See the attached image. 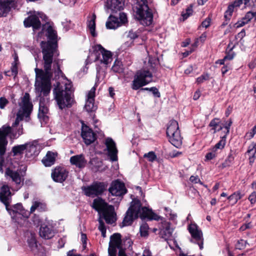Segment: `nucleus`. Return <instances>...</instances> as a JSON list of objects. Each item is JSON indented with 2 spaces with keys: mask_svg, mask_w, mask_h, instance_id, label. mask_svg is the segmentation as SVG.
Returning a JSON list of instances; mask_svg holds the SVG:
<instances>
[{
  "mask_svg": "<svg viewBox=\"0 0 256 256\" xmlns=\"http://www.w3.org/2000/svg\"><path fill=\"white\" fill-rule=\"evenodd\" d=\"M42 30H46L49 40L40 43L42 54L44 70L36 68V89L44 96L48 94L51 89L50 79L52 74L59 76L62 74L60 67V60L58 58L57 34L52 27L48 23L43 25Z\"/></svg>",
  "mask_w": 256,
  "mask_h": 256,
  "instance_id": "nucleus-1",
  "label": "nucleus"
},
{
  "mask_svg": "<svg viewBox=\"0 0 256 256\" xmlns=\"http://www.w3.org/2000/svg\"><path fill=\"white\" fill-rule=\"evenodd\" d=\"M139 217L142 220L146 218L157 221L161 219V217L153 212L152 209L142 206L139 200L133 198L120 226L121 227L131 226Z\"/></svg>",
  "mask_w": 256,
  "mask_h": 256,
  "instance_id": "nucleus-2",
  "label": "nucleus"
},
{
  "mask_svg": "<svg viewBox=\"0 0 256 256\" xmlns=\"http://www.w3.org/2000/svg\"><path fill=\"white\" fill-rule=\"evenodd\" d=\"M72 84L67 82L64 86L58 84L54 90V98L59 108L61 110L65 108H70L74 102Z\"/></svg>",
  "mask_w": 256,
  "mask_h": 256,
  "instance_id": "nucleus-3",
  "label": "nucleus"
},
{
  "mask_svg": "<svg viewBox=\"0 0 256 256\" xmlns=\"http://www.w3.org/2000/svg\"><path fill=\"white\" fill-rule=\"evenodd\" d=\"M23 134L22 126L18 127L10 126L4 125L0 128V151L2 152V156L4 157L8 144L6 136L12 140L16 139Z\"/></svg>",
  "mask_w": 256,
  "mask_h": 256,
  "instance_id": "nucleus-4",
  "label": "nucleus"
},
{
  "mask_svg": "<svg viewBox=\"0 0 256 256\" xmlns=\"http://www.w3.org/2000/svg\"><path fill=\"white\" fill-rule=\"evenodd\" d=\"M92 206L100 215H102L107 224H112L116 222V214L114 206L108 205L102 198H98L94 199Z\"/></svg>",
  "mask_w": 256,
  "mask_h": 256,
  "instance_id": "nucleus-5",
  "label": "nucleus"
},
{
  "mask_svg": "<svg viewBox=\"0 0 256 256\" xmlns=\"http://www.w3.org/2000/svg\"><path fill=\"white\" fill-rule=\"evenodd\" d=\"M136 17L144 26H150L153 21V15L148 6L146 0H138L135 6Z\"/></svg>",
  "mask_w": 256,
  "mask_h": 256,
  "instance_id": "nucleus-6",
  "label": "nucleus"
},
{
  "mask_svg": "<svg viewBox=\"0 0 256 256\" xmlns=\"http://www.w3.org/2000/svg\"><path fill=\"white\" fill-rule=\"evenodd\" d=\"M30 100L29 94L26 92L20 104V108L17 113L15 122L11 126H14V128L20 126H18L20 121L22 120L24 117H29L32 110V104Z\"/></svg>",
  "mask_w": 256,
  "mask_h": 256,
  "instance_id": "nucleus-7",
  "label": "nucleus"
},
{
  "mask_svg": "<svg viewBox=\"0 0 256 256\" xmlns=\"http://www.w3.org/2000/svg\"><path fill=\"white\" fill-rule=\"evenodd\" d=\"M30 100L29 94L26 92L20 104V108L17 113L15 122L11 126H14V128L20 126H18L20 121L22 120L24 117H29L32 110V104Z\"/></svg>",
  "mask_w": 256,
  "mask_h": 256,
  "instance_id": "nucleus-8",
  "label": "nucleus"
},
{
  "mask_svg": "<svg viewBox=\"0 0 256 256\" xmlns=\"http://www.w3.org/2000/svg\"><path fill=\"white\" fill-rule=\"evenodd\" d=\"M166 134L169 142L176 148L182 144V138L181 136L178 122L174 120H170L166 128Z\"/></svg>",
  "mask_w": 256,
  "mask_h": 256,
  "instance_id": "nucleus-9",
  "label": "nucleus"
},
{
  "mask_svg": "<svg viewBox=\"0 0 256 256\" xmlns=\"http://www.w3.org/2000/svg\"><path fill=\"white\" fill-rule=\"evenodd\" d=\"M152 80V74L148 70H141L138 71L134 76L132 84V88L137 90L140 88L146 85Z\"/></svg>",
  "mask_w": 256,
  "mask_h": 256,
  "instance_id": "nucleus-10",
  "label": "nucleus"
},
{
  "mask_svg": "<svg viewBox=\"0 0 256 256\" xmlns=\"http://www.w3.org/2000/svg\"><path fill=\"white\" fill-rule=\"evenodd\" d=\"M40 18L46 22L48 20L44 14L38 12L36 14H32L26 18L24 22V26L26 28L32 27L34 31L39 30L41 27Z\"/></svg>",
  "mask_w": 256,
  "mask_h": 256,
  "instance_id": "nucleus-11",
  "label": "nucleus"
},
{
  "mask_svg": "<svg viewBox=\"0 0 256 256\" xmlns=\"http://www.w3.org/2000/svg\"><path fill=\"white\" fill-rule=\"evenodd\" d=\"M6 210L16 222H18V218L21 216L28 218L30 215V212L26 210L20 203L9 206Z\"/></svg>",
  "mask_w": 256,
  "mask_h": 256,
  "instance_id": "nucleus-12",
  "label": "nucleus"
},
{
  "mask_svg": "<svg viewBox=\"0 0 256 256\" xmlns=\"http://www.w3.org/2000/svg\"><path fill=\"white\" fill-rule=\"evenodd\" d=\"M188 230L191 234V242H196L199 246L200 248H203V238L202 233L198 226L196 224H191L188 226Z\"/></svg>",
  "mask_w": 256,
  "mask_h": 256,
  "instance_id": "nucleus-13",
  "label": "nucleus"
},
{
  "mask_svg": "<svg viewBox=\"0 0 256 256\" xmlns=\"http://www.w3.org/2000/svg\"><path fill=\"white\" fill-rule=\"evenodd\" d=\"M96 60H99L102 64L106 65L110 63L112 60V54L110 51L104 49L100 44L95 46Z\"/></svg>",
  "mask_w": 256,
  "mask_h": 256,
  "instance_id": "nucleus-14",
  "label": "nucleus"
},
{
  "mask_svg": "<svg viewBox=\"0 0 256 256\" xmlns=\"http://www.w3.org/2000/svg\"><path fill=\"white\" fill-rule=\"evenodd\" d=\"M108 183L106 182H94L92 184L87 186H82L84 192H104L107 188Z\"/></svg>",
  "mask_w": 256,
  "mask_h": 256,
  "instance_id": "nucleus-15",
  "label": "nucleus"
},
{
  "mask_svg": "<svg viewBox=\"0 0 256 256\" xmlns=\"http://www.w3.org/2000/svg\"><path fill=\"white\" fill-rule=\"evenodd\" d=\"M68 171L64 167H56L52 172V177L54 181L62 182L68 178Z\"/></svg>",
  "mask_w": 256,
  "mask_h": 256,
  "instance_id": "nucleus-16",
  "label": "nucleus"
},
{
  "mask_svg": "<svg viewBox=\"0 0 256 256\" xmlns=\"http://www.w3.org/2000/svg\"><path fill=\"white\" fill-rule=\"evenodd\" d=\"M81 136L86 145L91 144L96 139V134L92 130L84 124L82 125Z\"/></svg>",
  "mask_w": 256,
  "mask_h": 256,
  "instance_id": "nucleus-17",
  "label": "nucleus"
},
{
  "mask_svg": "<svg viewBox=\"0 0 256 256\" xmlns=\"http://www.w3.org/2000/svg\"><path fill=\"white\" fill-rule=\"evenodd\" d=\"M16 6L15 0H0V17L6 16L12 8Z\"/></svg>",
  "mask_w": 256,
  "mask_h": 256,
  "instance_id": "nucleus-18",
  "label": "nucleus"
},
{
  "mask_svg": "<svg viewBox=\"0 0 256 256\" xmlns=\"http://www.w3.org/2000/svg\"><path fill=\"white\" fill-rule=\"evenodd\" d=\"M96 90V87L93 86L87 94L84 108L88 112L94 111L96 109V106L94 105Z\"/></svg>",
  "mask_w": 256,
  "mask_h": 256,
  "instance_id": "nucleus-19",
  "label": "nucleus"
},
{
  "mask_svg": "<svg viewBox=\"0 0 256 256\" xmlns=\"http://www.w3.org/2000/svg\"><path fill=\"white\" fill-rule=\"evenodd\" d=\"M105 144L108 151V156L112 162L118 160V150L116 144L112 138H108L106 140Z\"/></svg>",
  "mask_w": 256,
  "mask_h": 256,
  "instance_id": "nucleus-20",
  "label": "nucleus"
},
{
  "mask_svg": "<svg viewBox=\"0 0 256 256\" xmlns=\"http://www.w3.org/2000/svg\"><path fill=\"white\" fill-rule=\"evenodd\" d=\"M48 113L49 110L48 106L45 104L44 102L40 100L38 112V118L40 121L46 123L48 120Z\"/></svg>",
  "mask_w": 256,
  "mask_h": 256,
  "instance_id": "nucleus-21",
  "label": "nucleus"
},
{
  "mask_svg": "<svg viewBox=\"0 0 256 256\" xmlns=\"http://www.w3.org/2000/svg\"><path fill=\"white\" fill-rule=\"evenodd\" d=\"M70 162L72 165L75 166L79 168H84L87 162L83 154H78L70 157Z\"/></svg>",
  "mask_w": 256,
  "mask_h": 256,
  "instance_id": "nucleus-22",
  "label": "nucleus"
},
{
  "mask_svg": "<svg viewBox=\"0 0 256 256\" xmlns=\"http://www.w3.org/2000/svg\"><path fill=\"white\" fill-rule=\"evenodd\" d=\"M124 6V0H108L106 4L108 8L115 12L122 9Z\"/></svg>",
  "mask_w": 256,
  "mask_h": 256,
  "instance_id": "nucleus-23",
  "label": "nucleus"
},
{
  "mask_svg": "<svg viewBox=\"0 0 256 256\" xmlns=\"http://www.w3.org/2000/svg\"><path fill=\"white\" fill-rule=\"evenodd\" d=\"M96 15L92 14V15H89L87 18L86 26L90 34L93 37L97 36L96 32Z\"/></svg>",
  "mask_w": 256,
  "mask_h": 256,
  "instance_id": "nucleus-24",
  "label": "nucleus"
},
{
  "mask_svg": "<svg viewBox=\"0 0 256 256\" xmlns=\"http://www.w3.org/2000/svg\"><path fill=\"white\" fill-rule=\"evenodd\" d=\"M39 234L40 237L48 240L54 236V233L52 226L44 224L40 226Z\"/></svg>",
  "mask_w": 256,
  "mask_h": 256,
  "instance_id": "nucleus-25",
  "label": "nucleus"
},
{
  "mask_svg": "<svg viewBox=\"0 0 256 256\" xmlns=\"http://www.w3.org/2000/svg\"><path fill=\"white\" fill-rule=\"evenodd\" d=\"M126 192L124 184L120 180L113 181L110 186L108 188V192Z\"/></svg>",
  "mask_w": 256,
  "mask_h": 256,
  "instance_id": "nucleus-26",
  "label": "nucleus"
},
{
  "mask_svg": "<svg viewBox=\"0 0 256 256\" xmlns=\"http://www.w3.org/2000/svg\"><path fill=\"white\" fill-rule=\"evenodd\" d=\"M26 155L28 156L37 155L38 154V144L36 142H32L26 143Z\"/></svg>",
  "mask_w": 256,
  "mask_h": 256,
  "instance_id": "nucleus-27",
  "label": "nucleus"
},
{
  "mask_svg": "<svg viewBox=\"0 0 256 256\" xmlns=\"http://www.w3.org/2000/svg\"><path fill=\"white\" fill-rule=\"evenodd\" d=\"M122 240L121 239V235L118 233H115L111 236L110 238V242L109 243V246L116 248H120Z\"/></svg>",
  "mask_w": 256,
  "mask_h": 256,
  "instance_id": "nucleus-28",
  "label": "nucleus"
},
{
  "mask_svg": "<svg viewBox=\"0 0 256 256\" xmlns=\"http://www.w3.org/2000/svg\"><path fill=\"white\" fill-rule=\"evenodd\" d=\"M56 156V154L49 151L42 159V162L46 166H50L54 164Z\"/></svg>",
  "mask_w": 256,
  "mask_h": 256,
  "instance_id": "nucleus-29",
  "label": "nucleus"
},
{
  "mask_svg": "<svg viewBox=\"0 0 256 256\" xmlns=\"http://www.w3.org/2000/svg\"><path fill=\"white\" fill-rule=\"evenodd\" d=\"M106 25L108 29H116L120 26L118 18L112 16H109Z\"/></svg>",
  "mask_w": 256,
  "mask_h": 256,
  "instance_id": "nucleus-30",
  "label": "nucleus"
},
{
  "mask_svg": "<svg viewBox=\"0 0 256 256\" xmlns=\"http://www.w3.org/2000/svg\"><path fill=\"white\" fill-rule=\"evenodd\" d=\"M238 3V2H234L228 6L224 14V18L226 19V21L230 20L235 8L239 7Z\"/></svg>",
  "mask_w": 256,
  "mask_h": 256,
  "instance_id": "nucleus-31",
  "label": "nucleus"
},
{
  "mask_svg": "<svg viewBox=\"0 0 256 256\" xmlns=\"http://www.w3.org/2000/svg\"><path fill=\"white\" fill-rule=\"evenodd\" d=\"M173 232V229L170 227L169 222L164 224V228L160 230V234L163 238L168 239L171 236Z\"/></svg>",
  "mask_w": 256,
  "mask_h": 256,
  "instance_id": "nucleus-32",
  "label": "nucleus"
},
{
  "mask_svg": "<svg viewBox=\"0 0 256 256\" xmlns=\"http://www.w3.org/2000/svg\"><path fill=\"white\" fill-rule=\"evenodd\" d=\"M14 193H0V201L3 203L6 209L12 202V196Z\"/></svg>",
  "mask_w": 256,
  "mask_h": 256,
  "instance_id": "nucleus-33",
  "label": "nucleus"
},
{
  "mask_svg": "<svg viewBox=\"0 0 256 256\" xmlns=\"http://www.w3.org/2000/svg\"><path fill=\"white\" fill-rule=\"evenodd\" d=\"M6 174L7 176L12 178V180L16 184H20L21 182V178L18 172L13 171L10 168H7Z\"/></svg>",
  "mask_w": 256,
  "mask_h": 256,
  "instance_id": "nucleus-34",
  "label": "nucleus"
},
{
  "mask_svg": "<svg viewBox=\"0 0 256 256\" xmlns=\"http://www.w3.org/2000/svg\"><path fill=\"white\" fill-rule=\"evenodd\" d=\"M26 144L16 145L12 148V153L13 156H18L22 154L26 149Z\"/></svg>",
  "mask_w": 256,
  "mask_h": 256,
  "instance_id": "nucleus-35",
  "label": "nucleus"
},
{
  "mask_svg": "<svg viewBox=\"0 0 256 256\" xmlns=\"http://www.w3.org/2000/svg\"><path fill=\"white\" fill-rule=\"evenodd\" d=\"M46 208V204L44 203L38 201H35L33 202V204L30 208V213L33 212L36 210H38L39 211H44Z\"/></svg>",
  "mask_w": 256,
  "mask_h": 256,
  "instance_id": "nucleus-36",
  "label": "nucleus"
},
{
  "mask_svg": "<svg viewBox=\"0 0 256 256\" xmlns=\"http://www.w3.org/2000/svg\"><path fill=\"white\" fill-rule=\"evenodd\" d=\"M240 193H232L231 195L228 196L226 193H222L220 196L227 197L229 202L232 204H235L238 199L240 198L241 196L240 195Z\"/></svg>",
  "mask_w": 256,
  "mask_h": 256,
  "instance_id": "nucleus-37",
  "label": "nucleus"
},
{
  "mask_svg": "<svg viewBox=\"0 0 256 256\" xmlns=\"http://www.w3.org/2000/svg\"><path fill=\"white\" fill-rule=\"evenodd\" d=\"M28 246L31 250H34L37 248L36 240L34 234L30 233V236L28 237L27 240Z\"/></svg>",
  "mask_w": 256,
  "mask_h": 256,
  "instance_id": "nucleus-38",
  "label": "nucleus"
},
{
  "mask_svg": "<svg viewBox=\"0 0 256 256\" xmlns=\"http://www.w3.org/2000/svg\"><path fill=\"white\" fill-rule=\"evenodd\" d=\"M91 168L94 172L98 171L102 166V162L97 158H94L90 161Z\"/></svg>",
  "mask_w": 256,
  "mask_h": 256,
  "instance_id": "nucleus-39",
  "label": "nucleus"
},
{
  "mask_svg": "<svg viewBox=\"0 0 256 256\" xmlns=\"http://www.w3.org/2000/svg\"><path fill=\"white\" fill-rule=\"evenodd\" d=\"M220 152L213 147L209 150V152L205 156L206 160H210L215 158Z\"/></svg>",
  "mask_w": 256,
  "mask_h": 256,
  "instance_id": "nucleus-40",
  "label": "nucleus"
},
{
  "mask_svg": "<svg viewBox=\"0 0 256 256\" xmlns=\"http://www.w3.org/2000/svg\"><path fill=\"white\" fill-rule=\"evenodd\" d=\"M226 135L222 136L220 140L216 144L213 148L220 152V151L224 148L226 145Z\"/></svg>",
  "mask_w": 256,
  "mask_h": 256,
  "instance_id": "nucleus-41",
  "label": "nucleus"
},
{
  "mask_svg": "<svg viewBox=\"0 0 256 256\" xmlns=\"http://www.w3.org/2000/svg\"><path fill=\"white\" fill-rule=\"evenodd\" d=\"M132 242L130 238L126 237L122 240L121 246L122 249H132Z\"/></svg>",
  "mask_w": 256,
  "mask_h": 256,
  "instance_id": "nucleus-42",
  "label": "nucleus"
},
{
  "mask_svg": "<svg viewBox=\"0 0 256 256\" xmlns=\"http://www.w3.org/2000/svg\"><path fill=\"white\" fill-rule=\"evenodd\" d=\"M112 69L115 72H122L123 70V67L122 62L118 60H116L114 62Z\"/></svg>",
  "mask_w": 256,
  "mask_h": 256,
  "instance_id": "nucleus-43",
  "label": "nucleus"
},
{
  "mask_svg": "<svg viewBox=\"0 0 256 256\" xmlns=\"http://www.w3.org/2000/svg\"><path fill=\"white\" fill-rule=\"evenodd\" d=\"M192 6L190 4L186 9L184 11H183L182 13V16L183 18V20L187 19L190 16L192 15Z\"/></svg>",
  "mask_w": 256,
  "mask_h": 256,
  "instance_id": "nucleus-44",
  "label": "nucleus"
},
{
  "mask_svg": "<svg viewBox=\"0 0 256 256\" xmlns=\"http://www.w3.org/2000/svg\"><path fill=\"white\" fill-rule=\"evenodd\" d=\"M141 90H148L151 92L154 97L159 98L160 97V94L156 87L142 88Z\"/></svg>",
  "mask_w": 256,
  "mask_h": 256,
  "instance_id": "nucleus-45",
  "label": "nucleus"
},
{
  "mask_svg": "<svg viewBox=\"0 0 256 256\" xmlns=\"http://www.w3.org/2000/svg\"><path fill=\"white\" fill-rule=\"evenodd\" d=\"M220 123V119L215 118L212 120L209 126L211 127L212 130H214V133L216 132V130L217 128L219 126V124Z\"/></svg>",
  "mask_w": 256,
  "mask_h": 256,
  "instance_id": "nucleus-46",
  "label": "nucleus"
},
{
  "mask_svg": "<svg viewBox=\"0 0 256 256\" xmlns=\"http://www.w3.org/2000/svg\"><path fill=\"white\" fill-rule=\"evenodd\" d=\"M148 226L146 224H142L140 228V236H146L148 235Z\"/></svg>",
  "mask_w": 256,
  "mask_h": 256,
  "instance_id": "nucleus-47",
  "label": "nucleus"
},
{
  "mask_svg": "<svg viewBox=\"0 0 256 256\" xmlns=\"http://www.w3.org/2000/svg\"><path fill=\"white\" fill-rule=\"evenodd\" d=\"M234 158L232 154H230L226 158L224 162L222 164L223 168L230 166L232 163Z\"/></svg>",
  "mask_w": 256,
  "mask_h": 256,
  "instance_id": "nucleus-48",
  "label": "nucleus"
},
{
  "mask_svg": "<svg viewBox=\"0 0 256 256\" xmlns=\"http://www.w3.org/2000/svg\"><path fill=\"white\" fill-rule=\"evenodd\" d=\"M144 158H146L149 162H154L156 158V155L154 152L152 151L145 154L144 155Z\"/></svg>",
  "mask_w": 256,
  "mask_h": 256,
  "instance_id": "nucleus-49",
  "label": "nucleus"
},
{
  "mask_svg": "<svg viewBox=\"0 0 256 256\" xmlns=\"http://www.w3.org/2000/svg\"><path fill=\"white\" fill-rule=\"evenodd\" d=\"M164 210L166 217L169 218L171 220H174L176 218V214L172 213V210L170 208L165 207Z\"/></svg>",
  "mask_w": 256,
  "mask_h": 256,
  "instance_id": "nucleus-50",
  "label": "nucleus"
},
{
  "mask_svg": "<svg viewBox=\"0 0 256 256\" xmlns=\"http://www.w3.org/2000/svg\"><path fill=\"white\" fill-rule=\"evenodd\" d=\"M140 34V32L139 30L134 32L133 30H130L128 33V37L131 40H135L139 36Z\"/></svg>",
  "mask_w": 256,
  "mask_h": 256,
  "instance_id": "nucleus-51",
  "label": "nucleus"
},
{
  "mask_svg": "<svg viewBox=\"0 0 256 256\" xmlns=\"http://www.w3.org/2000/svg\"><path fill=\"white\" fill-rule=\"evenodd\" d=\"M246 243V242L244 240H240L238 241L236 245V248L238 250L244 249L245 248Z\"/></svg>",
  "mask_w": 256,
  "mask_h": 256,
  "instance_id": "nucleus-52",
  "label": "nucleus"
},
{
  "mask_svg": "<svg viewBox=\"0 0 256 256\" xmlns=\"http://www.w3.org/2000/svg\"><path fill=\"white\" fill-rule=\"evenodd\" d=\"M118 18L120 22V26L128 22L127 16L126 14L124 12H120V16Z\"/></svg>",
  "mask_w": 256,
  "mask_h": 256,
  "instance_id": "nucleus-53",
  "label": "nucleus"
},
{
  "mask_svg": "<svg viewBox=\"0 0 256 256\" xmlns=\"http://www.w3.org/2000/svg\"><path fill=\"white\" fill-rule=\"evenodd\" d=\"M8 104V100L4 97L0 98V108L4 109Z\"/></svg>",
  "mask_w": 256,
  "mask_h": 256,
  "instance_id": "nucleus-54",
  "label": "nucleus"
},
{
  "mask_svg": "<svg viewBox=\"0 0 256 256\" xmlns=\"http://www.w3.org/2000/svg\"><path fill=\"white\" fill-rule=\"evenodd\" d=\"M0 192H10V188L6 184H0Z\"/></svg>",
  "mask_w": 256,
  "mask_h": 256,
  "instance_id": "nucleus-55",
  "label": "nucleus"
},
{
  "mask_svg": "<svg viewBox=\"0 0 256 256\" xmlns=\"http://www.w3.org/2000/svg\"><path fill=\"white\" fill-rule=\"evenodd\" d=\"M98 221L99 223L98 230L100 232L106 230L104 223L101 218H99Z\"/></svg>",
  "mask_w": 256,
  "mask_h": 256,
  "instance_id": "nucleus-56",
  "label": "nucleus"
},
{
  "mask_svg": "<svg viewBox=\"0 0 256 256\" xmlns=\"http://www.w3.org/2000/svg\"><path fill=\"white\" fill-rule=\"evenodd\" d=\"M190 180L192 183L193 184L200 183V184H202L200 178L198 176H192L190 178Z\"/></svg>",
  "mask_w": 256,
  "mask_h": 256,
  "instance_id": "nucleus-57",
  "label": "nucleus"
},
{
  "mask_svg": "<svg viewBox=\"0 0 256 256\" xmlns=\"http://www.w3.org/2000/svg\"><path fill=\"white\" fill-rule=\"evenodd\" d=\"M232 120L231 119H230L228 121H227L226 122L224 128L226 130V134H225V135H226V136L230 132V129L232 124Z\"/></svg>",
  "mask_w": 256,
  "mask_h": 256,
  "instance_id": "nucleus-58",
  "label": "nucleus"
},
{
  "mask_svg": "<svg viewBox=\"0 0 256 256\" xmlns=\"http://www.w3.org/2000/svg\"><path fill=\"white\" fill-rule=\"evenodd\" d=\"M116 250H115L114 248L111 247L110 246L108 247V256H116Z\"/></svg>",
  "mask_w": 256,
  "mask_h": 256,
  "instance_id": "nucleus-59",
  "label": "nucleus"
},
{
  "mask_svg": "<svg viewBox=\"0 0 256 256\" xmlns=\"http://www.w3.org/2000/svg\"><path fill=\"white\" fill-rule=\"evenodd\" d=\"M211 18H207L204 20L202 22V27L207 28H208L210 24Z\"/></svg>",
  "mask_w": 256,
  "mask_h": 256,
  "instance_id": "nucleus-60",
  "label": "nucleus"
},
{
  "mask_svg": "<svg viewBox=\"0 0 256 256\" xmlns=\"http://www.w3.org/2000/svg\"><path fill=\"white\" fill-rule=\"evenodd\" d=\"M247 24L246 21L244 20L243 18L238 21L236 23L234 24V26L236 28L242 27Z\"/></svg>",
  "mask_w": 256,
  "mask_h": 256,
  "instance_id": "nucleus-61",
  "label": "nucleus"
},
{
  "mask_svg": "<svg viewBox=\"0 0 256 256\" xmlns=\"http://www.w3.org/2000/svg\"><path fill=\"white\" fill-rule=\"evenodd\" d=\"M208 75H206V76H204V75H202L201 76H200V77L198 78L197 79H196V82L198 83V84H200V83H202L203 82L204 80H208Z\"/></svg>",
  "mask_w": 256,
  "mask_h": 256,
  "instance_id": "nucleus-62",
  "label": "nucleus"
},
{
  "mask_svg": "<svg viewBox=\"0 0 256 256\" xmlns=\"http://www.w3.org/2000/svg\"><path fill=\"white\" fill-rule=\"evenodd\" d=\"M248 200L252 204H254L256 202V193H252L248 196Z\"/></svg>",
  "mask_w": 256,
  "mask_h": 256,
  "instance_id": "nucleus-63",
  "label": "nucleus"
},
{
  "mask_svg": "<svg viewBox=\"0 0 256 256\" xmlns=\"http://www.w3.org/2000/svg\"><path fill=\"white\" fill-rule=\"evenodd\" d=\"M32 221L35 225H39L41 222V220L38 216H34L32 218Z\"/></svg>",
  "mask_w": 256,
  "mask_h": 256,
  "instance_id": "nucleus-64",
  "label": "nucleus"
}]
</instances>
